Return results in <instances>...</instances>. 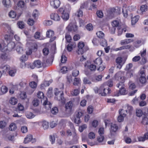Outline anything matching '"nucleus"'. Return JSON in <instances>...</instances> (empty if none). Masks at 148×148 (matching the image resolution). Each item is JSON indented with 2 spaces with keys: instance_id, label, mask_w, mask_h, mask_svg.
<instances>
[{
  "instance_id": "nucleus-1",
  "label": "nucleus",
  "mask_w": 148,
  "mask_h": 148,
  "mask_svg": "<svg viewBox=\"0 0 148 148\" xmlns=\"http://www.w3.org/2000/svg\"><path fill=\"white\" fill-rule=\"evenodd\" d=\"M117 87L119 89V91H116L114 93V95L118 96L120 95H125L127 93L125 88V86L123 82H121L116 85Z\"/></svg>"
},
{
  "instance_id": "nucleus-2",
  "label": "nucleus",
  "mask_w": 148,
  "mask_h": 148,
  "mask_svg": "<svg viewBox=\"0 0 148 148\" xmlns=\"http://www.w3.org/2000/svg\"><path fill=\"white\" fill-rule=\"evenodd\" d=\"M96 89L97 92H96V93H99L102 96H106L107 94L111 93V90L109 88L106 89L104 84H102L99 89L97 88Z\"/></svg>"
},
{
  "instance_id": "nucleus-3",
  "label": "nucleus",
  "mask_w": 148,
  "mask_h": 148,
  "mask_svg": "<svg viewBox=\"0 0 148 148\" xmlns=\"http://www.w3.org/2000/svg\"><path fill=\"white\" fill-rule=\"evenodd\" d=\"M4 70L3 71L4 72H8L9 74L11 76H14L15 74L16 73V71L15 69H10V66L8 65L5 66L4 67Z\"/></svg>"
},
{
  "instance_id": "nucleus-4",
  "label": "nucleus",
  "mask_w": 148,
  "mask_h": 148,
  "mask_svg": "<svg viewBox=\"0 0 148 148\" xmlns=\"http://www.w3.org/2000/svg\"><path fill=\"white\" fill-rule=\"evenodd\" d=\"M64 88V85L63 84L61 83L59 88H56L54 89V95L55 96H58L60 94L61 95L63 94V90Z\"/></svg>"
},
{
  "instance_id": "nucleus-5",
  "label": "nucleus",
  "mask_w": 148,
  "mask_h": 148,
  "mask_svg": "<svg viewBox=\"0 0 148 148\" xmlns=\"http://www.w3.org/2000/svg\"><path fill=\"white\" fill-rule=\"evenodd\" d=\"M94 62L96 64L97 67L98 68L97 69L98 70L102 71L105 68V67L102 68L100 66L102 63V61L101 58H96L94 61Z\"/></svg>"
},
{
  "instance_id": "nucleus-6",
  "label": "nucleus",
  "mask_w": 148,
  "mask_h": 148,
  "mask_svg": "<svg viewBox=\"0 0 148 148\" xmlns=\"http://www.w3.org/2000/svg\"><path fill=\"white\" fill-rule=\"evenodd\" d=\"M67 28L69 31L76 32L77 31L78 27L75 24L70 23Z\"/></svg>"
},
{
  "instance_id": "nucleus-7",
  "label": "nucleus",
  "mask_w": 148,
  "mask_h": 148,
  "mask_svg": "<svg viewBox=\"0 0 148 148\" xmlns=\"http://www.w3.org/2000/svg\"><path fill=\"white\" fill-rule=\"evenodd\" d=\"M84 44L83 42H80L78 45V49L77 53L78 54H82L86 51L84 50Z\"/></svg>"
},
{
  "instance_id": "nucleus-8",
  "label": "nucleus",
  "mask_w": 148,
  "mask_h": 148,
  "mask_svg": "<svg viewBox=\"0 0 148 148\" xmlns=\"http://www.w3.org/2000/svg\"><path fill=\"white\" fill-rule=\"evenodd\" d=\"M31 141H32V143H33L36 142V140L35 138H33L32 136V135L29 134L25 138L24 143L25 144H27Z\"/></svg>"
},
{
  "instance_id": "nucleus-9",
  "label": "nucleus",
  "mask_w": 148,
  "mask_h": 148,
  "mask_svg": "<svg viewBox=\"0 0 148 148\" xmlns=\"http://www.w3.org/2000/svg\"><path fill=\"white\" fill-rule=\"evenodd\" d=\"M16 50L18 54H21L23 53V50L22 45L20 42L17 43L16 45Z\"/></svg>"
},
{
  "instance_id": "nucleus-10",
  "label": "nucleus",
  "mask_w": 148,
  "mask_h": 148,
  "mask_svg": "<svg viewBox=\"0 0 148 148\" xmlns=\"http://www.w3.org/2000/svg\"><path fill=\"white\" fill-rule=\"evenodd\" d=\"M41 102H43V104L46 109L48 110L51 107V104L48 101L47 99H45V100L44 99L41 100Z\"/></svg>"
},
{
  "instance_id": "nucleus-11",
  "label": "nucleus",
  "mask_w": 148,
  "mask_h": 148,
  "mask_svg": "<svg viewBox=\"0 0 148 148\" xmlns=\"http://www.w3.org/2000/svg\"><path fill=\"white\" fill-rule=\"evenodd\" d=\"M117 68L120 69L124 64L123 61V59L121 57H118L116 59Z\"/></svg>"
},
{
  "instance_id": "nucleus-12",
  "label": "nucleus",
  "mask_w": 148,
  "mask_h": 148,
  "mask_svg": "<svg viewBox=\"0 0 148 148\" xmlns=\"http://www.w3.org/2000/svg\"><path fill=\"white\" fill-rule=\"evenodd\" d=\"M54 32L51 30L48 31L46 33V36L47 37L51 38L50 40L51 41H53L56 38L55 36L52 37L54 36Z\"/></svg>"
},
{
  "instance_id": "nucleus-13",
  "label": "nucleus",
  "mask_w": 148,
  "mask_h": 148,
  "mask_svg": "<svg viewBox=\"0 0 148 148\" xmlns=\"http://www.w3.org/2000/svg\"><path fill=\"white\" fill-rule=\"evenodd\" d=\"M118 129V127L117 125L115 124L112 123L111 125V130L110 132L112 135V136H113L114 133L116 132ZM114 135H113L114 136Z\"/></svg>"
},
{
  "instance_id": "nucleus-14",
  "label": "nucleus",
  "mask_w": 148,
  "mask_h": 148,
  "mask_svg": "<svg viewBox=\"0 0 148 148\" xmlns=\"http://www.w3.org/2000/svg\"><path fill=\"white\" fill-rule=\"evenodd\" d=\"M60 1L59 0H54L51 2V5L54 8H57L60 6Z\"/></svg>"
},
{
  "instance_id": "nucleus-15",
  "label": "nucleus",
  "mask_w": 148,
  "mask_h": 148,
  "mask_svg": "<svg viewBox=\"0 0 148 148\" xmlns=\"http://www.w3.org/2000/svg\"><path fill=\"white\" fill-rule=\"evenodd\" d=\"M55 99L56 100L60 101L63 103H65V99L64 97V93L62 95L60 94L58 96H55Z\"/></svg>"
},
{
  "instance_id": "nucleus-16",
  "label": "nucleus",
  "mask_w": 148,
  "mask_h": 148,
  "mask_svg": "<svg viewBox=\"0 0 148 148\" xmlns=\"http://www.w3.org/2000/svg\"><path fill=\"white\" fill-rule=\"evenodd\" d=\"M134 40L132 39H126L121 40L120 41V44L121 45H127L130 43L133 42Z\"/></svg>"
},
{
  "instance_id": "nucleus-17",
  "label": "nucleus",
  "mask_w": 148,
  "mask_h": 148,
  "mask_svg": "<svg viewBox=\"0 0 148 148\" xmlns=\"http://www.w3.org/2000/svg\"><path fill=\"white\" fill-rule=\"evenodd\" d=\"M51 18L52 19L56 21L60 20V17L58 14L57 13H53L51 15Z\"/></svg>"
},
{
  "instance_id": "nucleus-18",
  "label": "nucleus",
  "mask_w": 148,
  "mask_h": 148,
  "mask_svg": "<svg viewBox=\"0 0 148 148\" xmlns=\"http://www.w3.org/2000/svg\"><path fill=\"white\" fill-rule=\"evenodd\" d=\"M2 3L4 7L7 8H9L11 6L10 0H3Z\"/></svg>"
},
{
  "instance_id": "nucleus-19",
  "label": "nucleus",
  "mask_w": 148,
  "mask_h": 148,
  "mask_svg": "<svg viewBox=\"0 0 148 148\" xmlns=\"http://www.w3.org/2000/svg\"><path fill=\"white\" fill-rule=\"evenodd\" d=\"M126 116V114H122L120 111L119 112V115L118 116L117 120L119 122H121L123 121L124 118Z\"/></svg>"
},
{
  "instance_id": "nucleus-20",
  "label": "nucleus",
  "mask_w": 148,
  "mask_h": 148,
  "mask_svg": "<svg viewBox=\"0 0 148 148\" xmlns=\"http://www.w3.org/2000/svg\"><path fill=\"white\" fill-rule=\"evenodd\" d=\"M33 65L35 67L38 68H39L42 67V64L41 61L39 60L35 61L33 63Z\"/></svg>"
},
{
  "instance_id": "nucleus-21",
  "label": "nucleus",
  "mask_w": 148,
  "mask_h": 148,
  "mask_svg": "<svg viewBox=\"0 0 148 148\" xmlns=\"http://www.w3.org/2000/svg\"><path fill=\"white\" fill-rule=\"evenodd\" d=\"M62 18L64 21H66L68 20L69 18V15L67 12H63L62 15Z\"/></svg>"
},
{
  "instance_id": "nucleus-22",
  "label": "nucleus",
  "mask_w": 148,
  "mask_h": 148,
  "mask_svg": "<svg viewBox=\"0 0 148 148\" xmlns=\"http://www.w3.org/2000/svg\"><path fill=\"white\" fill-rule=\"evenodd\" d=\"M37 97L39 98L42 99H47V98L45 97L44 94L41 91H39L37 94Z\"/></svg>"
},
{
  "instance_id": "nucleus-23",
  "label": "nucleus",
  "mask_w": 148,
  "mask_h": 148,
  "mask_svg": "<svg viewBox=\"0 0 148 148\" xmlns=\"http://www.w3.org/2000/svg\"><path fill=\"white\" fill-rule=\"evenodd\" d=\"M73 104L72 102L69 101L67 102L65 105V108L66 110H71L73 106Z\"/></svg>"
},
{
  "instance_id": "nucleus-24",
  "label": "nucleus",
  "mask_w": 148,
  "mask_h": 148,
  "mask_svg": "<svg viewBox=\"0 0 148 148\" xmlns=\"http://www.w3.org/2000/svg\"><path fill=\"white\" fill-rule=\"evenodd\" d=\"M41 125L44 129L46 130L49 128V123L48 122L44 121L41 123Z\"/></svg>"
},
{
  "instance_id": "nucleus-25",
  "label": "nucleus",
  "mask_w": 148,
  "mask_h": 148,
  "mask_svg": "<svg viewBox=\"0 0 148 148\" xmlns=\"http://www.w3.org/2000/svg\"><path fill=\"white\" fill-rule=\"evenodd\" d=\"M139 17V16L137 15L132 18L131 22L132 25H134L138 21Z\"/></svg>"
},
{
  "instance_id": "nucleus-26",
  "label": "nucleus",
  "mask_w": 148,
  "mask_h": 148,
  "mask_svg": "<svg viewBox=\"0 0 148 148\" xmlns=\"http://www.w3.org/2000/svg\"><path fill=\"white\" fill-rule=\"evenodd\" d=\"M142 42V41L140 40H137L135 41L133 43L134 47L137 48L139 47Z\"/></svg>"
},
{
  "instance_id": "nucleus-27",
  "label": "nucleus",
  "mask_w": 148,
  "mask_h": 148,
  "mask_svg": "<svg viewBox=\"0 0 148 148\" xmlns=\"http://www.w3.org/2000/svg\"><path fill=\"white\" fill-rule=\"evenodd\" d=\"M80 90L78 89L73 90L71 92V94L74 96H76L79 93Z\"/></svg>"
},
{
  "instance_id": "nucleus-28",
  "label": "nucleus",
  "mask_w": 148,
  "mask_h": 148,
  "mask_svg": "<svg viewBox=\"0 0 148 148\" xmlns=\"http://www.w3.org/2000/svg\"><path fill=\"white\" fill-rule=\"evenodd\" d=\"M1 91L3 94L6 93L8 91V88L5 86H2L1 88Z\"/></svg>"
},
{
  "instance_id": "nucleus-29",
  "label": "nucleus",
  "mask_w": 148,
  "mask_h": 148,
  "mask_svg": "<svg viewBox=\"0 0 148 148\" xmlns=\"http://www.w3.org/2000/svg\"><path fill=\"white\" fill-rule=\"evenodd\" d=\"M52 63V61L51 59H45L44 60L43 64L45 66H48L51 64Z\"/></svg>"
},
{
  "instance_id": "nucleus-30",
  "label": "nucleus",
  "mask_w": 148,
  "mask_h": 148,
  "mask_svg": "<svg viewBox=\"0 0 148 148\" xmlns=\"http://www.w3.org/2000/svg\"><path fill=\"white\" fill-rule=\"evenodd\" d=\"M26 116L27 118L29 119H32L35 116V115L32 112H27Z\"/></svg>"
},
{
  "instance_id": "nucleus-31",
  "label": "nucleus",
  "mask_w": 148,
  "mask_h": 148,
  "mask_svg": "<svg viewBox=\"0 0 148 148\" xmlns=\"http://www.w3.org/2000/svg\"><path fill=\"white\" fill-rule=\"evenodd\" d=\"M124 46V49H129L130 51H132L135 49L134 48L132 45H127Z\"/></svg>"
},
{
  "instance_id": "nucleus-32",
  "label": "nucleus",
  "mask_w": 148,
  "mask_h": 148,
  "mask_svg": "<svg viewBox=\"0 0 148 148\" xmlns=\"http://www.w3.org/2000/svg\"><path fill=\"white\" fill-rule=\"evenodd\" d=\"M17 100L15 98L12 97L10 99L9 102L12 105H14L17 103Z\"/></svg>"
},
{
  "instance_id": "nucleus-33",
  "label": "nucleus",
  "mask_w": 148,
  "mask_h": 148,
  "mask_svg": "<svg viewBox=\"0 0 148 148\" xmlns=\"http://www.w3.org/2000/svg\"><path fill=\"white\" fill-rule=\"evenodd\" d=\"M17 129V126L16 124L12 123L10 126L9 129L11 131H14Z\"/></svg>"
},
{
  "instance_id": "nucleus-34",
  "label": "nucleus",
  "mask_w": 148,
  "mask_h": 148,
  "mask_svg": "<svg viewBox=\"0 0 148 148\" xmlns=\"http://www.w3.org/2000/svg\"><path fill=\"white\" fill-rule=\"evenodd\" d=\"M9 16L11 18H14L16 16V13L14 11H11L9 13Z\"/></svg>"
},
{
  "instance_id": "nucleus-35",
  "label": "nucleus",
  "mask_w": 148,
  "mask_h": 148,
  "mask_svg": "<svg viewBox=\"0 0 148 148\" xmlns=\"http://www.w3.org/2000/svg\"><path fill=\"white\" fill-rule=\"evenodd\" d=\"M102 77L103 76L102 75H98L96 77V78L95 79H93L92 81V82H97L98 81H100L101 80Z\"/></svg>"
},
{
  "instance_id": "nucleus-36",
  "label": "nucleus",
  "mask_w": 148,
  "mask_h": 148,
  "mask_svg": "<svg viewBox=\"0 0 148 148\" xmlns=\"http://www.w3.org/2000/svg\"><path fill=\"white\" fill-rule=\"evenodd\" d=\"M76 45L74 43L71 44V43L69 44L67 46V49L69 51H70L72 50L73 47H74Z\"/></svg>"
},
{
  "instance_id": "nucleus-37",
  "label": "nucleus",
  "mask_w": 148,
  "mask_h": 148,
  "mask_svg": "<svg viewBox=\"0 0 148 148\" xmlns=\"http://www.w3.org/2000/svg\"><path fill=\"white\" fill-rule=\"evenodd\" d=\"M58 110L57 107H53L51 110V113L54 115L56 114L58 112Z\"/></svg>"
},
{
  "instance_id": "nucleus-38",
  "label": "nucleus",
  "mask_w": 148,
  "mask_h": 148,
  "mask_svg": "<svg viewBox=\"0 0 148 148\" xmlns=\"http://www.w3.org/2000/svg\"><path fill=\"white\" fill-rule=\"evenodd\" d=\"M122 12L123 14V16L125 17H126L127 16V9L125 6H123L122 9Z\"/></svg>"
},
{
  "instance_id": "nucleus-39",
  "label": "nucleus",
  "mask_w": 148,
  "mask_h": 148,
  "mask_svg": "<svg viewBox=\"0 0 148 148\" xmlns=\"http://www.w3.org/2000/svg\"><path fill=\"white\" fill-rule=\"evenodd\" d=\"M5 26L7 27L8 29V32L11 34H14V32L11 29L10 26L7 24H5Z\"/></svg>"
},
{
  "instance_id": "nucleus-40",
  "label": "nucleus",
  "mask_w": 148,
  "mask_h": 148,
  "mask_svg": "<svg viewBox=\"0 0 148 148\" xmlns=\"http://www.w3.org/2000/svg\"><path fill=\"white\" fill-rule=\"evenodd\" d=\"M84 84H91V81L89 79L86 77L84 78L83 79Z\"/></svg>"
},
{
  "instance_id": "nucleus-41",
  "label": "nucleus",
  "mask_w": 148,
  "mask_h": 148,
  "mask_svg": "<svg viewBox=\"0 0 148 148\" xmlns=\"http://www.w3.org/2000/svg\"><path fill=\"white\" fill-rule=\"evenodd\" d=\"M96 34L97 36L100 38H102L104 36V33L101 31L97 32Z\"/></svg>"
},
{
  "instance_id": "nucleus-42",
  "label": "nucleus",
  "mask_w": 148,
  "mask_h": 148,
  "mask_svg": "<svg viewBox=\"0 0 148 148\" xmlns=\"http://www.w3.org/2000/svg\"><path fill=\"white\" fill-rule=\"evenodd\" d=\"M26 97L27 95L25 92H21L19 95V97L21 99H24L26 98Z\"/></svg>"
},
{
  "instance_id": "nucleus-43",
  "label": "nucleus",
  "mask_w": 148,
  "mask_h": 148,
  "mask_svg": "<svg viewBox=\"0 0 148 148\" xmlns=\"http://www.w3.org/2000/svg\"><path fill=\"white\" fill-rule=\"evenodd\" d=\"M27 55H23L20 58V60L22 62H25L28 59Z\"/></svg>"
},
{
  "instance_id": "nucleus-44",
  "label": "nucleus",
  "mask_w": 148,
  "mask_h": 148,
  "mask_svg": "<svg viewBox=\"0 0 148 148\" xmlns=\"http://www.w3.org/2000/svg\"><path fill=\"white\" fill-rule=\"evenodd\" d=\"M136 115L138 117H140L143 114L142 110L140 109H137L136 112Z\"/></svg>"
},
{
  "instance_id": "nucleus-45",
  "label": "nucleus",
  "mask_w": 148,
  "mask_h": 148,
  "mask_svg": "<svg viewBox=\"0 0 148 148\" xmlns=\"http://www.w3.org/2000/svg\"><path fill=\"white\" fill-rule=\"evenodd\" d=\"M25 2L22 1H19L18 3V6L21 8L24 7L25 6Z\"/></svg>"
},
{
  "instance_id": "nucleus-46",
  "label": "nucleus",
  "mask_w": 148,
  "mask_h": 148,
  "mask_svg": "<svg viewBox=\"0 0 148 148\" xmlns=\"http://www.w3.org/2000/svg\"><path fill=\"white\" fill-rule=\"evenodd\" d=\"M142 123L144 125L148 124V118L146 116L144 117L143 119Z\"/></svg>"
},
{
  "instance_id": "nucleus-47",
  "label": "nucleus",
  "mask_w": 148,
  "mask_h": 148,
  "mask_svg": "<svg viewBox=\"0 0 148 148\" xmlns=\"http://www.w3.org/2000/svg\"><path fill=\"white\" fill-rule=\"evenodd\" d=\"M104 85L106 86L107 85L109 87H111L113 86V83L112 80L110 79L106 83L103 84Z\"/></svg>"
},
{
  "instance_id": "nucleus-48",
  "label": "nucleus",
  "mask_w": 148,
  "mask_h": 148,
  "mask_svg": "<svg viewBox=\"0 0 148 148\" xmlns=\"http://www.w3.org/2000/svg\"><path fill=\"white\" fill-rule=\"evenodd\" d=\"M6 125V122L4 121H0V128L1 129L4 128Z\"/></svg>"
},
{
  "instance_id": "nucleus-49",
  "label": "nucleus",
  "mask_w": 148,
  "mask_h": 148,
  "mask_svg": "<svg viewBox=\"0 0 148 148\" xmlns=\"http://www.w3.org/2000/svg\"><path fill=\"white\" fill-rule=\"evenodd\" d=\"M88 137L90 139H93L95 138V134L93 132H91L89 133Z\"/></svg>"
},
{
  "instance_id": "nucleus-50",
  "label": "nucleus",
  "mask_w": 148,
  "mask_h": 148,
  "mask_svg": "<svg viewBox=\"0 0 148 148\" xmlns=\"http://www.w3.org/2000/svg\"><path fill=\"white\" fill-rule=\"evenodd\" d=\"M127 109L125 110L126 112V113H131V111L133 110V108L132 106H130L128 105H127Z\"/></svg>"
},
{
  "instance_id": "nucleus-51",
  "label": "nucleus",
  "mask_w": 148,
  "mask_h": 148,
  "mask_svg": "<svg viewBox=\"0 0 148 148\" xmlns=\"http://www.w3.org/2000/svg\"><path fill=\"white\" fill-rule=\"evenodd\" d=\"M42 52L45 55H47L49 53V50L48 48L45 47L42 50Z\"/></svg>"
},
{
  "instance_id": "nucleus-52",
  "label": "nucleus",
  "mask_w": 148,
  "mask_h": 148,
  "mask_svg": "<svg viewBox=\"0 0 148 148\" xmlns=\"http://www.w3.org/2000/svg\"><path fill=\"white\" fill-rule=\"evenodd\" d=\"M39 102V101L37 99H35L32 102L33 105L34 106H38Z\"/></svg>"
},
{
  "instance_id": "nucleus-53",
  "label": "nucleus",
  "mask_w": 148,
  "mask_h": 148,
  "mask_svg": "<svg viewBox=\"0 0 148 148\" xmlns=\"http://www.w3.org/2000/svg\"><path fill=\"white\" fill-rule=\"evenodd\" d=\"M140 82L142 84L145 83L146 81L145 77L143 76V77H140L139 79Z\"/></svg>"
},
{
  "instance_id": "nucleus-54",
  "label": "nucleus",
  "mask_w": 148,
  "mask_h": 148,
  "mask_svg": "<svg viewBox=\"0 0 148 148\" xmlns=\"http://www.w3.org/2000/svg\"><path fill=\"white\" fill-rule=\"evenodd\" d=\"M100 45L103 47H106L107 45V42L106 40L103 39L100 42Z\"/></svg>"
},
{
  "instance_id": "nucleus-55",
  "label": "nucleus",
  "mask_w": 148,
  "mask_h": 148,
  "mask_svg": "<svg viewBox=\"0 0 148 148\" xmlns=\"http://www.w3.org/2000/svg\"><path fill=\"white\" fill-rule=\"evenodd\" d=\"M17 25L19 28L21 29L23 28L24 27L25 25L24 23L23 22H19L17 23Z\"/></svg>"
},
{
  "instance_id": "nucleus-56",
  "label": "nucleus",
  "mask_w": 148,
  "mask_h": 148,
  "mask_svg": "<svg viewBox=\"0 0 148 148\" xmlns=\"http://www.w3.org/2000/svg\"><path fill=\"white\" fill-rule=\"evenodd\" d=\"M93 107L91 106H89L87 108V110L89 114H91L93 112Z\"/></svg>"
},
{
  "instance_id": "nucleus-57",
  "label": "nucleus",
  "mask_w": 148,
  "mask_h": 148,
  "mask_svg": "<svg viewBox=\"0 0 148 148\" xmlns=\"http://www.w3.org/2000/svg\"><path fill=\"white\" fill-rule=\"evenodd\" d=\"M98 133L99 135L103 136L104 133V130L103 128L101 127L98 131Z\"/></svg>"
},
{
  "instance_id": "nucleus-58",
  "label": "nucleus",
  "mask_w": 148,
  "mask_h": 148,
  "mask_svg": "<svg viewBox=\"0 0 148 148\" xmlns=\"http://www.w3.org/2000/svg\"><path fill=\"white\" fill-rule=\"evenodd\" d=\"M86 127L87 126L86 124L83 125L79 127V130L80 132H82L83 130L86 129Z\"/></svg>"
},
{
  "instance_id": "nucleus-59",
  "label": "nucleus",
  "mask_w": 148,
  "mask_h": 148,
  "mask_svg": "<svg viewBox=\"0 0 148 148\" xmlns=\"http://www.w3.org/2000/svg\"><path fill=\"white\" fill-rule=\"evenodd\" d=\"M119 25V21L116 20L113 21L112 23V25L113 27H117Z\"/></svg>"
},
{
  "instance_id": "nucleus-60",
  "label": "nucleus",
  "mask_w": 148,
  "mask_h": 148,
  "mask_svg": "<svg viewBox=\"0 0 148 148\" xmlns=\"http://www.w3.org/2000/svg\"><path fill=\"white\" fill-rule=\"evenodd\" d=\"M140 59V57L139 56H137L134 57L132 59L133 62H136L139 60Z\"/></svg>"
},
{
  "instance_id": "nucleus-61",
  "label": "nucleus",
  "mask_w": 148,
  "mask_h": 148,
  "mask_svg": "<svg viewBox=\"0 0 148 148\" xmlns=\"http://www.w3.org/2000/svg\"><path fill=\"white\" fill-rule=\"evenodd\" d=\"M67 60V58L65 56L62 55L61 56V63H64L66 62Z\"/></svg>"
},
{
  "instance_id": "nucleus-62",
  "label": "nucleus",
  "mask_w": 148,
  "mask_h": 148,
  "mask_svg": "<svg viewBox=\"0 0 148 148\" xmlns=\"http://www.w3.org/2000/svg\"><path fill=\"white\" fill-rule=\"evenodd\" d=\"M44 23L46 26H49L52 24V22L51 20H46L45 21Z\"/></svg>"
},
{
  "instance_id": "nucleus-63",
  "label": "nucleus",
  "mask_w": 148,
  "mask_h": 148,
  "mask_svg": "<svg viewBox=\"0 0 148 148\" xmlns=\"http://www.w3.org/2000/svg\"><path fill=\"white\" fill-rule=\"evenodd\" d=\"M28 24L30 26L33 25L34 23V21L31 18H29L27 21Z\"/></svg>"
},
{
  "instance_id": "nucleus-64",
  "label": "nucleus",
  "mask_w": 148,
  "mask_h": 148,
  "mask_svg": "<svg viewBox=\"0 0 148 148\" xmlns=\"http://www.w3.org/2000/svg\"><path fill=\"white\" fill-rule=\"evenodd\" d=\"M29 86L32 88H35L36 87L37 84L35 82H32L29 83Z\"/></svg>"
}]
</instances>
